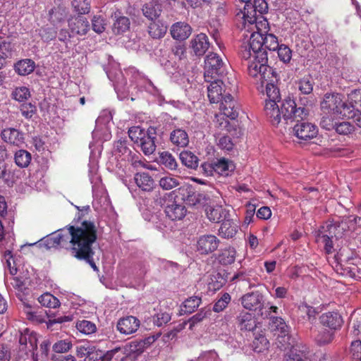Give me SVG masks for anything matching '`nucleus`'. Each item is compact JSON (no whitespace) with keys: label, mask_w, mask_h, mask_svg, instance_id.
Wrapping results in <instances>:
<instances>
[{"label":"nucleus","mask_w":361,"mask_h":361,"mask_svg":"<svg viewBox=\"0 0 361 361\" xmlns=\"http://www.w3.org/2000/svg\"><path fill=\"white\" fill-rule=\"evenodd\" d=\"M265 80L266 92L268 99L264 105V112L272 126H277L282 119H288L293 115L300 116L305 111L302 109H295V102L290 97L281 99L279 88L275 85L278 81L276 73Z\"/></svg>","instance_id":"f257e3e1"},{"label":"nucleus","mask_w":361,"mask_h":361,"mask_svg":"<svg viewBox=\"0 0 361 361\" xmlns=\"http://www.w3.org/2000/svg\"><path fill=\"white\" fill-rule=\"evenodd\" d=\"M94 223L84 221L80 226H68L47 235L39 241V246L49 250L54 247H62L70 250L71 254L76 250L85 235Z\"/></svg>","instance_id":"f03ea898"},{"label":"nucleus","mask_w":361,"mask_h":361,"mask_svg":"<svg viewBox=\"0 0 361 361\" xmlns=\"http://www.w3.org/2000/svg\"><path fill=\"white\" fill-rule=\"evenodd\" d=\"M261 31L260 27L259 30L244 31L243 35L249 37V40L244 42L240 46V55L243 59L247 60L251 58V50L267 52V49L276 51L279 48V44L274 35H264Z\"/></svg>","instance_id":"7ed1b4c3"},{"label":"nucleus","mask_w":361,"mask_h":361,"mask_svg":"<svg viewBox=\"0 0 361 361\" xmlns=\"http://www.w3.org/2000/svg\"><path fill=\"white\" fill-rule=\"evenodd\" d=\"M268 11V4L265 0H251L246 2L243 8L244 31L259 30V25L266 29L268 23L262 15Z\"/></svg>","instance_id":"20e7f679"},{"label":"nucleus","mask_w":361,"mask_h":361,"mask_svg":"<svg viewBox=\"0 0 361 361\" xmlns=\"http://www.w3.org/2000/svg\"><path fill=\"white\" fill-rule=\"evenodd\" d=\"M251 58L247 59V73L249 75L253 78L257 83H260L262 87L264 86L266 80L275 73V71L268 66L267 52L266 51H255L251 50Z\"/></svg>","instance_id":"39448f33"},{"label":"nucleus","mask_w":361,"mask_h":361,"mask_svg":"<svg viewBox=\"0 0 361 361\" xmlns=\"http://www.w3.org/2000/svg\"><path fill=\"white\" fill-rule=\"evenodd\" d=\"M295 109H302L305 111V114L300 115V116L293 115L288 119H283L284 123H288L289 121L296 122L293 128V133L300 140H308L315 137L318 133L317 126L305 121L309 114L308 110L305 107H297L296 105Z\"/></svg>","instance_id":"423d86ee"},{"label":"nucleus","mask_w":361,"mask_h":361,"mask_svg":"<svg viewBox=\"0 0 361 361\" xmlns=\"http://www.w3.org/2000/svg\"><path fill=\"white\" fill-rule=\"evenodd\" d=\"M97 240V228L94 224H92V228H90L87 234L82 240L80 246L72 255L75 258L85 260L87 262L94 270H98L94 260L93 255L94 252L92 249V244Z\"/></svg>","instance_id":"0eeeda50"},{"label":"nucleus","mask_w":361,"mask_h":361,"mask_svg":"<svg viewBox=\"0 0 361 361\" xmlns=\"http://www.w3.org/2000/svg\"><path fill=\"white\" fill-rule=\"evenodd\" d=\"M348 101L349 103L343 101V96L340 94L326 93L321 102V109L324 111L336 115L350 116L349 113L353 106L351 101L349 99Z\"/></svg>","instance_id":"6e6552de"},{"label":"nucleus","mask_w":361,"mask_h":361,"mask_svg":"<svg viewBox=\"0 0 361 361\" xmlns=\"http://www.w3.org/2000/svg\"><path fill=\"white\" fill-rule=\"evenodd\" d=\"M174 195V192H169L161 200L166 215L172 221L180 220L186 214L185 207L175 200Z\"/></svg>","instance_id":"1a4fd4ad"},{"label":"nucleus","mask_w":361,"mask_h":361,"mask_svg":"<svg viewBox=\"0 0 361 361\" xmlns=\"http://www.w3.org/2000/svg\"><path fill=\"white\" fill-rule=\"evenodd\" d=\"M205 73L204 77L216 78L224 74L225 68L222 59L215 53L207 55L204 60Z\"/></svg>","instance_id":"9d476101"},{"label":"nucleus","mask_w":361,"mask_h":361,"mask_svg":"<svg viewBox=\"0 0 361 361\" xmlns=\"http://www.w3.org/2000/svg\"><path fill=\"white\" fill-rule=\"evenodd\" d=\"M243 307L250 311H262L264 308V295L259 291L246 293L240 298Z\"/></svg>","instance_id":"9b49d317"},{"label":"nucleus","mask_w":361,"mask_h":361,"mask_svg":"<svg viewBox=\"0 0 361 361\" xmlns=\"http://www.w3.org/2000/svg\"><path fill=\"white\" fill-rule=\"evenodd\" d=\"M219 109L223 116L234 120L238 116L240 107L231 94L226 93L224 99L220 102Z\"/></svg>","instance_id":"f8f14e48"},{"label":"nucleus","mask_w":361,"mask_h":361,"mask_svg":"<svg viewBox=\"0 0 361 361\" xmlns=\"http://www.w3.org/2000/svg\"><path fill=\"white\" fill-rule=\"evenodd\" d=\"M220 240L214 235H204L197 242V250L201 255H208L217 250Z\"/></svg>","instance_id":"ddd939ff"},{"label":"nucleus","mask_w":361,"mask_h":361,"mask_svg":"<svg viewBox=\"0 0 361 361\" xmlns=\"http://www.w3.org/2000/svg\"><path fill=\"white\" fill-rule=\"evenodd\" d=\"M285 348H290V351L286 355V361H305L307 348L305 346L300 347L299 345L293 344V340H286V342L279 341Z\"/></svg>","instance_id":"4468645a"},{"label":"nucleus","mask_w":361,"mask_h":361,"mask_svg":"<svg viewBox=\"0 0 361 361\" xmlns=\"http://www.w3.org/2000/svg\"><path fill=\"white\" fill-rule=\"evenodd\" d=\"M348 99L351 101V111L349 113L350 116H346L348 118H353L357 126L361 128V90H354L348 94Z\"/></svg>","instance_id":"2eb2a0df"},{"label":"nucleus","mask_w":361,"mask_h":361,"mask_svg":"<svg viewBox=\"0 0 361 361\" xmlns=\"http://www.w3.org/2000/svg\"><path fill=\"white\" fill-rule=\"evenodd\" d=\"M19 343L21 350L32 352L37 348V335L35 332L26 329L20 333L19 336Z\"/></svg>","instance_id":"dca6fc26"},{"label":"nucleus","mask_w":361,"mask_h":361,"mask_svg":"<svg viewBox=\"0 0 361 361\" xmlns=\"http://www.w3.org/2000/svg\"><path fill=\"white\" fill-rule=\"evenodd\" d=\"M209 47L207 36L204 33H200L192 38L190 42V48L197 56H203Z\"/></svg>","instance_id":"f3484780"},{"label":"nucleus","mask_w":361,"mask_h":361,"mask_svg":"<svg viewBox=\"0 0 361 361\" xmlns=\"http://www.w3.org/2000/svg\"><path fill=\"white\" fill-rule=\"evenodd\" d=\"M156 135V128L150 126L147 130V134L138 143L137 146L141 148V150L145 155H150L155 151L157 147L155 144Z\"/></svg>","instance_id":"a211bd4d"},{"label":"nucleus","mask_w":361,"mask_h":361,"mask_svg":"<svg viewBox=\"0 0 361 361\" xmlns=\"http://www.w3.org/2000/svg\"><path fill=\"white\" fill-rule=\"evenodd\" d=\"M269 326L272 331L279 332V338L281 339L279 340V342H286V340H290V337L288 336V326L281 317H270Z\"/></svg>","instance_id":"6ab92c4d"},{"label":"nucleus","mask_w":361,"mask_h":361,"mask_svg":"<svg viewBox=\"0 0 361 361\" xmlns=\"http://www.w3.org/2000/svg\"><path fill=\"white\" fill-rule=\"evenodd\" d=\"M1 136L4 142L16 146L21 145L25 140L23 133L14 128H4Z\"/></svg>","instance_id":"aec40b11"},{"label":"nucleus","mask_w":361,"mask_h":361,"mask_svg":"<svg viewBox=\"0 0 361 361\" xmlns=\"http://www.w3.org/2000/svg\"><path fill=\"white\" fill-rule=\"evenodd\" d=\"M170 32L173 39L184 41L190 37L192 32V28L187 23L177 22L172 25Z\"/></svg>","instance_id":"412c9836"},{"label":"nucleus","mask_w":361,"mask_h":361,"mask_svg":"<svg viewBox=\"0 0 361 361\" xmlns=\"http://www.w3.org/2000/svg\"><path fill=\"white\" fill-rule=\"evenodd\" d=\"M68 26L73 36L76 35H86L89 30L90 24L88 20L82 16H78L68 22Z\"/></svg>","instance_id":"4be33fe9"},{"label":"nucleus","mask_w":361,"mask_h":361,"mask_svg":"<svg viewBox=\"0 0 361 361\" xmlns=\"http://www.w3.org/2000/svg\"><path fill=\"white\" fill-rule=\"evenodd\" d=\"M139 326L140 320L133 316L122 318L117 323V329L126 335L135 332Z\"/></svg>","instance_id":"5701e85b"},{"label":"nucleus","mask_w":361,"mask_h":361,"mask_svg":"<svg viewBox=\"0 0 361 361\" xmlns=\"http://www.w3.org/2000/svg\"><path fill=\"white\" fill-rule=\"evenodd\" d=\"M214 81L212 82L208 86V98L211 103H220L226 94L225 91L223 93L222 85L223 82L221 80L214 78Z\"/></svg>","instance_id":"b1692460"},{"label":"nucleus","mask_w":361,"mask_h":361,"mask_svg":"<svg viewBox=\"0 0 361 361\" xmlns=\"http://www.w3.org/2000/svg\"><path fill=\"white\" fill-rule=\"evenodd\" d=\"M216 173L227 176L235 170V164L228 159L221 157L212 159Z\"/></svg>","instance_id":"393cba45"},{"label":"nucleus","mask_w":361,"mask_h":361,"mask_svg":"<svg viewBox=\"0 0 361 361\" xmlns=\"http://www.w3.org/2000/svg\"><path fill=\"white\" fill-rule=\"evenodd\" d=\"M319 319L324 326L329 327L331 330L340 328L343 323L342 317L337 312L324 313L322 314Z\"/></svg>","instance_id":"a878e982"},{"label":"nucleus","mask_w":361,"mask_h":361,"mask_svg":"<svg viewBox=\"0 0 361 361\" xmlns=\"http://www.w3.org/2000/svg\"><path fill=\"white\" fill-rule=\"evenodd\" d=\"M130 22L128 17L121 15L120 12L115 13L114 16V23L112 31L116 35H120L126 32L130 28Z\"/></svg>","instance_id":"bb28decb"},{"label":"nucleus","mask_w":361,"mask_h":361,"mask_svg":"<svg viewBox=\"0 0 361 361\" xmlns=\"http://www.w3.org/2000/svg\"><path fill=\"white\" fill-rule=\"evenodd\" d=\"M237 324L241 331H253L257 326L252 314L246 312H242L237 317Z\"/></svg>","instance_id":"cd10ccee"},{"label":"nucleus","mask_w":361,"mask_h":361,"mask_svg":"<svg viewBox=\"0 0 361 361\" xmlns=\"http://www.w3.org/2000/svg\"><path fill=\"white\" fill-rule=\"evenodd\" d=\"M161 4L157 1H151L145 4L142 7V13L149 20H156L161 13Z\"/></svg>","instance_id":"c85d7f7f"},{"label":"nucleus","mask_w":361,"mask_h":361,"mask_svg":"<svg viewBox=\"0 0 361 361\" xmlns=\"http://www.w3.org/2000/svg\"><path fill=\"white\" fill-rule=\"evenodd\" d=\"M170 141L173 145L185 147L189 143V136L184 129L178 128L170 133Z\"/></svg>","instance_id":"c756f323"},{"label":"nucleus","mask_w":361,"mask_h":361,"mask_svg":"<svg viewBox=\"0 0 361 361\" xmlns=\"http://www.w3.org/2000/svg\"><path fill=\"white\" fill-rule=\"evenodd\" d=\"M134 180L137 185L144 191H150L154 187V180L148 173H137Z\"/></svg>","instance_id":"7c9ffc66"},{"label":"nucleus","mask_w":361,"mask_h":361,"mask_svg":"<svg viewBox=\"0 0 361 361\" xmlns=\"http://www.w3.org/2000/svg\"><path fill=\"white\" fill-rule=\"evenodd\" d=\"M14 68L18 75H27L34 71L35 63L30 59L20 60L15 63Z\"/></svg>","instance_id":"2f4dec72"},{"label":"nucleus","mask_w":361,"mask_h":361,"mask_svg":"<svg viewBox=\"0 0 361 361\" xmlns=\"http://www.w3.org/2000/svg\"><path fill=\"white\" fill-rule=\"evenodd\" d=\"M166 31L167 26L159 20H152L148 26V33L154 39L162 38L166 33Z\"/></svg>","instance_id":"473e14b6"},{"label":"nucleus","mask_w":361,"mask_h":361,"mask_svg":"<svg viewBox=\"0 0 361 361\" xmlns=\"http://www.w3.org/2000/svg\"><path fill=\"white\" fill-rule=\"evenodd\" d=\"M49 17L53 24L64 21L67 17L66 8L62 5L54 6L49 11Z\"/></svg>","instance_id":"72a5a7b5"},{"label":"nucleus","mask_w":361,"mask_h":361,"mask_svg":"<svg viewBox=\"0 0 361 361\" xmlns=\"http://www.w3.org/2000/svg\"><path fill=\"white\" fill-rule=\"evenodd\" d=\"M238 226L229 219L223 221L220 228L219 229V234L224 238H231L237 233Z\"/></svg>","instance_id":"f704fd0d"},{"label":"nucleus","mask_w":361,"mask_h":361,"mask_svg":"<svg viewBox=\"0 0 361 361\" xmlns=\"http://www.w3.org/2000/svg\"><path fill=\"white\" fill-rule=\"evenodd\" d=\"M181 163L188 168L195 169L198 166L199 159L192 152L184 150L179 155Z\"/></svg>","instance_id":"c9c22d12"},{"label":"nucleus","mask_w":361,"mask_h":361,"mask_svg":"<svg viewBox=\"0 0 361 361\" xmlns=\"http://www.w3.org/2000/svg\"><path fill=\"white\" fill-rule=\"evenodd\" d=\"M32 160L31 154L25 149H19L15 152L14 161L16 164L20 168H26Z\"/></svg>","instance_id":"e433bc0d"},{"label":"nucleus","mask_w":361,"mask_h":361,"mask_svg":"<svg viewBox=\"0 0 361 361\" xmlns=\"http://www.w3.org/2000/svg\"><path fill=\"white\" fill-rule=\"evenodd\" d=\"M236 251L234 247H229L219 253L217 259L222 265L231 264L235 262Z\"/></svg>","instance_id":"4c0bfd02"},{"label":"nucleus","mask_w":361,"mask_h":361,"mask_svg":"<svg viewBox=\"0 0 361 361\" xmlns=\"http://www.w3.org/2000/svg\"><path fill=\"white\" fill-rule=\"evenodd\" d=\"M227 212L221 207L209 208L207 209V216L211 221L220 222L226 219Z\"/></svg>","instance_id":"58836bf2"},{"label":"nucleus","mask_w":361,"mask_h":361,"mask_svg":"<svg viewBox=\"0 0 361 361\" xmlns=\"http://www.w3.org/2000/svg\"><path fill=\"white\" fill-rule=\"evenodd\" d=\"M42 306L49 308H56L60 306L59 300L49 293H45L37 298Z\"/></svg>","instance_id":"ea45409f"},{"label":"nucleus","mask_w":361,"mask_h":361,"mask_svg":"<svg viewBox=\"0 0 361 361\" xmlns=\"http://www.w3.org/2000/svg\"><path fill=\"white\" fill-rule=\"evenodd\" d=\"M159 161L169 170H176L178 168L176 158L169 152L164 151L160 153Z\"/></svg>","instance_id":"a19ab883"},{"label":"nucleus","mask_w":361,"mask_h":361,"mask_svg":"<svg viewBox=\"0 0 361 361\" xmlns=\"http://www.w3.org/2000/svg\"><path fill=\"white\" fill-rule=\"evenodd\" d=\"M212 314V310L209 307L202 308L197 314L190 317L186 323L190 324L189 329H192L193 326L201 322L204 318Z\"/></svg>","instance_id":"79ce46f5"},{"label":"nucleus","mask_w":361,"mask_h":361,"mask_svg":"<svg viewBox=\"0 0 361 361\" xmlns=\"http://www.w3.org/2000/svg\"><path fill=\"white\" fill-rule=\"evenodd\" d=\"M314 85L313 78L308 75L302 78L298 82V88L301 93L309 94L312 92Z\"/></svg>","instance_id":"37998d69"},{"label":"nucleus","mask_w":361,"mask_h":361,"mask_svg":"<svg viewBox=\"0 0 361 361\" xmlns=\"http://www.w3.org/2000/svg\"><path fill=\"white\" fill-rule=\"evenodd\" d=\"M231 276H230V274L226 272L225 270L219 271L216 274L214 275L212 279L214 288H221L228 280L231 281Z\"/></svg>","instance_id":"c03bdc74"},{"label":"nucleus","mask_w":361,"mask_h":361,"mask_svg":"<svg viewBox=\"0 0 361 361\" xmlns=\"http://www.w3.org/2000/svg\"><path fill=\"white\" fill-rule=\"evenodd\" d=\"M334 336V331L327 329H322L315 337V341L319 345H325L333 341Z\"/></svg>","instance_id":"a18cd8bd"},{"label":"nucleus","mask_w":361,"mask_h":361,"mask_svg":"<svg viewBox=\"0 0 361 361\" xmlns=\"http://www.w3.org/2000/svg\"><path fill=\"white\" fill-rule=\"evenodd\" d=\"M10 280L12 287L18 291L16 293L17 296L20 300H23V295L28 290V288L25 286V281L19 277H12Z\"/></svg>","instance_id":"49530a36"},{"label":"nucleus","mask_w":361,"mask_h":361,"mask_svg":"<svg viewBox=\"0 0 361 361\" xmlns=\"http://www.w3.org/2000/svg\"><path fill=\"white\" fill-rule=\"evenodd\" d=\"M145 349H146V345H145V342L140 340H134L130 341L126 345V350L129 354H137L139 355L142 353Z\"/></svg>","instance_id":"de8ad7c7"},{"label":"nucleus","mask_w":361,"mask_h":361,"mask_svg":"<svg viewBox=\"0 0 361 361\" xmlns=\"http://www.w3.org/2000/svg\"><path fill=\"white\" fill-rule=\"evenodd\" d=\"M11 97L19 102H23L30 97V92L26 87H18L12 92Z\"/></svg>","instance_id":"09e8293b"},{"label":"nucleus","mask_w":361,"mask_h":361,"mask_svg":"<svg viewBox=\"0 0 361 361\" xmlns=\"http://www.w3.org/2000/svg\"><path fill=\"white\" fill-rule=\"evenodd\" d=\"M128 136L131 139V140L135 143L138 145V143L142 140L143 137L147 134V130L145 131L143 128L140 126H133L128 130Z\"/></svg>","instance_id":"8fccbe9b"},{"label":"nucleus","mask_w":361,"mask_h":361,"mask_svg":"<svg viewBox=\"0 0 361 361\" xmlns=\"http://www.w3.org/2000/svg\"><path fill=\"white\" fill-rule=\"evenodd\" d=\"M202 302L201 298L197 296H192L184 302V312L185 313L191 314L193 312L195 311L198 308V307L200 305ZM183 311V310H182Z\"/></svg>","instance_id":"3c124183"},{"label":"nucleus","mask_w":361,"mask_h":361,"mask_svg":"<svg viewBox=\"0 0 361 361\" xmlns=\"http://www.w3.org/2000/svg\"><path fill=\"white\" fill-rule=\"evenodd\" d=\"M76 328L84 334H91L97 330L95 324L87 320L78 321L76 324Z\"/></svg>","instance_id":"603ef678"},{"label":"nucleus","mask_w":361,"mask_h":361,"mask_svg":"<svg viewBox=\"0 0 361 361\" xmlns=\"http://www.w3.org/2000/svg\"><path fill=\"white\" fill-rule=\"evenodd\" d=\"M0 179L3 180L8 186H13L16 180L14 173L10 169L7 168L5 163H4L1 170Z\"/></svg>","instance_id":"864d4df0"},{"label":"nucleus","mask_w":361,"mask_h":361,"mask_svg":"<svg viewBox=\"0 0 361 361\" xmlns=\"http://www.w3.org/2000/svg\"><path fill=\"white\" fill-rule=\"evenodd\" d=\"M325 228L326 231L329 232L331 236H334L336 239L341 238L345 234L343 228L340 226L338 221L328 224Z\"/></svg>","instance_id":"5fc2aeb1"},{"label":"nucleus","mask_w":361,"mask_h":361,"mask_svg":"<svg viewBox=\"0 0 361 361\" xmlns=\"http://www.w3.org/2000/svg\"><path fill=\"white\" fill-rule=\"evenodd\" d=\"M47 315L49 317L48 321L40 319L39 322H46L48 329H51L56 324H63L65 322H71L73 320V316L71 315L60 316L58 317L51 316L48 313H47Z\"/></svg>","instance_id":"6e6d98bb"},{"label":"nucleus","mask_w":361,"mask_h":361,"mask_svg":"<svg viewBox=\"0 0 361 361\" xmlns=\"http://www.w3.org/2000/svg\"><path fill=\"white\" fill-rule=\"evenodd\" d=\"M269 345V341L263 334H259L258 336H255L252 342L253 350L257 353H260L264 350L267 349Z\"/></svg>","instance_id":"4d7b16f0"},{"label":"nucleus","mask_w":361,"mask_h":361,"mask_svg":"<svg viewBox=\"0 0 361 361\" xmlns=\"http://www.w3.org/2000/svg\"><path fill=\"white\" fill-rule=\"evenodd\" d=\"M192 188V186L190 185H184L180 186L177 190L173 191L172 192L175 193V200L178 199V201L180 200L186 203Z\"/></svg>","instance_id":"13d9d810"},{"label":"nucleus","mask_w":361,"mask_h":361,"mask_svg":"<svg viewBox=\"0 0 361 361\" xmlns=\"http://www.w3.org/2000/svg\"><path fill=\"white\" fill-rule=\"evenodd\" d=\"M334 130L340 135H348L355 131V126L348 121L337 122Z\"/></svg>","instance_id":"bf43d9fd"},{"label":"nucleus","mask_w":361,"mask_h":361,"mask_svg":"<svg viewBox=\"0 0 361 361\" xmlns=\"http://www.w3.org/2000/svg\"><path fill=\"white\" fill-rule=\"evenodd\" d=\"M20 111L23 116L27 119H31L37 114V106L32 103H23L20 106Z\"/></svg>","instance_id":"052dcab7"},{"label":"nucleus","mask_w":361,"mask_h":361,"mask_svg":"<svg viewBox=\"0 0 361 361\" xmlns=\"http://www.w3.org/2000/svg\"><path fill=\"white\" fill-rule=\"evenodd\" d=\"M73 6L78 13V16L88 13L90 11V2L87 0H74Z\"/></svg>","instance_id":"680f3d73"},{"label":"nucleus","mask_w":361,"mask_h":361,"mask_svg":"<svg viewBox=\"0 0 361 361\" xmlns=\"http://www.w3.org/2000/svg\"><path fill=\"white\" fill-rule=\"evenodd\" d=\"M159 185L164 190H169L179 185V181L174 177L165 176L159 180Z\"/></svg>","instance_id":"e2e57ef3"},{"label":"nucleus","mask_w":361,"mask_h":361,"mask_svg":"<svg viewBox=\"0 0 361 361\" xmlns=\"http://www.w3.org/2000/svg\"><path fill=\"white\" fill-rule=\"evenodd\" d=\"M39 34L43 41L49 42L56 38V30L52 27H43L39 30Z\"/></svg>","instance_id":"0e129e2a"},{"label":"nucleus","mask_w":361,"mask_h":361,"mask_svg":"<svg viewBox=\"0 0 361 361\" xmlns=\"http://www.w3.org/2000/svg\"><path fill=\"white\" fill-rule=\"evenodd\" d=\"M105 19L100 16H94L92 19V30L97 33H102L106 27Z\"/></svg>","instance_id":"69168bd1"},{"label":"nucleus","mask_w":361,"mask_h":361,"mask_svg":"<svg viewBox=\"0 0 361 361\" xmlns=\"http://www.w3.org/2000/svg\"><path fill=\"white\" fill-rule=\"evenodd\" d=\"M231 301V295L225 293L220 299H219L213 306V310L216 312L223 311Z\"/></svg>","instance_id":"338daca9"},{"label":"nucleus","mask_w":361,"mask_h":361,"mask_svg":"<svg viewBox=\"0 0 361 361\" xmlns=\"http://www.w3.org/2000/svg\"><path fill=\"white\" fill-rule=\"evenodd\" d=\"M72 347V343L68 340H60L56 342L53 346V350L56 353H64L68 352Z\"/></svg>","instance_id":"774afa93"}]
</instances>
